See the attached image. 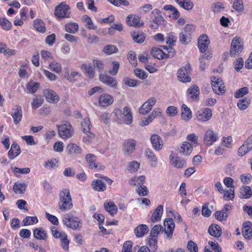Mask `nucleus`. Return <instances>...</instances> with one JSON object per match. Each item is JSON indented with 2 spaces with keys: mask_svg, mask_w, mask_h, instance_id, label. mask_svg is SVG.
Here are the masks:
<instances>
[{
  "mask_svg": "<svg viewBox=\"0 0 252 252\" xmlns=\"http://www.w3.org/2000/svg\"><path fill=\"white\" fill-rule=\"evenodd\" d=\"M115 120L118 123L122 121L126 125H130L132 122L133 117L131 110L128 107H125L123 110L116 108L113 111Z\"/></svg>",
  "mask_w": 252,
  "mask_h": 252,
  "instance_id": "obj_1",
  "label": "nucleus"
},
{
  "mask_svg": "<svg viewBox=\"0 0 252 252\" xmlns=\"http://www.w3.org/2000/svg\"><path fill=\"white\" fill-rule=\"evenodd\" d=\"M191 36L189 34L182 32L180 33V41L184 44H186L191 40Z\"/></svg>",
  "mask_w": 252,
  "mask_h": 252,
  "instance_id": "obj_46",
  "label": "nucleus"
},
{
  "mask_svg": "<svg viewBox=\"0 0 252 252\" xmlns=\"http://www.w3.org/2000/svg\"><path fill=\"white\" fill-rule=\"evenodd\" d=\"M39 84L37 83L30 82L27 85V89L30 93L33 94L37 90Z\"/></svg>",
  "mask_w": 252,
  "mask_h": 252,
  "instance_id": "obj_58",
  "label": "nucleus"
},
{
  "mask_svg": "<svg viewBox=\"0 0 252 252\" xmlns=\"http://www.w3.org/2000/svg\"><path fill=\"white\" fill-rule=\"evenodd\" d=\"M209 43L210 40L206 34H202L199 37L198 41V47L202 53L205 52L207 50Z\"/></svg>",
  "mask_w": 252,
  "mask_h": 252,
  "instance_id": "obj_17",
  "label": "nucleus"
},
{
  "mask_svg": "<svg viewBox=\"0 0 252 252\" xmlns=\"http://www.w3.org/2000/svg\"><path fill=\"white\" fill-rule=\"evenodd\" d=\"M157 102V99L154 97L149 98L145 102L139 109V112L142 115L148 113Z\"/></svg>",
  "mask_w": 252,
  "mask_h": 252,
  "instance_id": "obj_7",
  "label": "nucleus"
},
{
  "mask_svg": "<svg viewBox=\"0 0 252 252\" xmlns=\"http://www.w3.org/2000/svg\"><path fill=\"white\" fill-rule=\"evenodd\" d=\"M252 195L251 188L249 186H244L240 189L239 196L242 198L248 199Z\"/></svg>",
  "mask_w": 252,
  "mask_h": 252,
  "instance_id": "obj_31",
  "label": "nucleus"
},
{
  "mask_svg": "<svg viewBox=\"0 0 252 252\" xmlns=\"http://www.w3.org/2000/svg\"><path fill=\"white\" fill-rule=\"evenodd\" d=\"M192 151V145L188 142H184L180 147V153L183 156L189 155Z\"/></svg>",
  "mask_w": 252,
  "mask_h": 252,
  "instance_id": "obj_28",
  "label": "nucleus"
},
{
  "mask_svg": "<svg viewBox=\"0 0 252 252\" xmlns=\"http://www.w3.org/2000/svg\"><path fill=\"white\" fill-rule=\"evenodd\" d=\"M249 93L248 88L246 87H243L237 90L234 94V96L236 98L243 96Z\"/></svg>",
  "mask_w": 252,
  "mask_h": 252,
  "instance_id": "obj_59",
  "label": "nucleus"
},
{
  "mask_svg": "<svg viewBox=\"0 0 252 252\" xmlns=\"http://www.w3.org/2000/svg\"><path fill=\"white\" fill-rule=\"evenodd\" d=\"M69 9L68 5L64 2L61 3L55 8V15L58 18L68 17L67 11Z\"/></svg>",
  "mask_w": 252,
  "mask_h": 252,
  "instance_id": "obj_8",
  "label": "nucleus"
},
{
  "mask_svg": "<svg viewBox=\"0 0 252 252\" xmlns=\"http://www.w3.org/2000/svg\"><path fill=\"white\" fill-rule=\"evenodd\" d=\"M249 104V100L246 98L245 99H239L237 103L238 107L242 110L246 109L248 107Z\"/></svg>",
  "mask_w": 252,
  "mask_h": 252,
  "instance_id": "obj_48",
  "label": "nucleus"
},
{
  "mask_svg": "<svg viewBox=\"0 0 252 252\" xmlns=\"http://www.w3.org/2000/svg\"><path fill=\"white\" fill-rule=\"evenodd\" d=\"M103 50L105 53L110 55L116 53L118 51V48L115 45H108L103 48Z\"/></svg>",
  "mask_w": 252,
  "mask_h": 252,
  "instance_id": "obj_52",
  "label": "nucleus"
},
{
  "mask_svg": "<svg viewBox=\"0 0 252 252\" xmlns=\"http://www.w3.org/2000/svg\"><path fill=\"white\" fill-rule=\"evenodd\" d=\"M82 20L86 23V27L91 30H95L96 26H95L92 22L91 18L88 15H84L82 17Z\"/></svg>",
  "mask_w": 252,
  "mask_h": 252,
  "instance_id": "obj_44",
  "label": "nucleus"
},
{
  "mask_svg": "<svg viewBox=\"0 0 252 252\" xmlns=\"http://www.w3.org/2000/svg\"><path fill=\"white\" fill-rule=\"evenodd\" d=\"M113 101V97L108 94H102L98 98V104L101 107H108L111 105Z\"/></svg>",
  "mask_w": 252,
  "mask_h": 252,
  "instance_id": "obj_14",
  "label": "nucleus"
},
{
  "mask_svg": "<svg viewBox=\"0 0 252 252\" xmlns=\"http://www.w3.org/2000/svg\"><path fill=\"white\" fill-rule=\"evenodd\" d=\"M212 116V112L210 109L205 108L198 111L196 114L197 120L201 122H205L209 121Z\"/></svg>",
  "mask_w": 252,
  "mask_h": 252,
  "instance_id": "obj_10",
  "label": "nucleus"
},
{
  "mask_svg": "<svg viewBox=\"0 0 252 252\" xmlns=\"http://www.w3.org/2000/svg\"><path fill=\"white\" fill-rule=\"evenodd\" d=\"M92 186L94 189L98 191H102L106 189L105 184L100 180H96L95 181H93Z\"/></svg>",
  "mask_w": 252,
  "mask_h": 252,
  "instance_id": "obj_37",
  "label": "nucleus"
},
{
  "mask_svg": "<svg viewBox=\"0 0 252 252\" xmlns=\"http://www.w3.org/2000/svg\"><path fill=\"white\" fill-rule=\"evenodd\" d=\"M123 81L126 85L130 87H136L139 84L138 81L128 78H124Z\"/></svg>",
  "mask_w": 252,
  "mask_h": 252,
  "instance_id": "obj_56",
  "label": "nucleus"
},
{
  "mask_svg": "<svg viewBox=\"0 0 252 252\" xmlns=\"http://www.w3.org/2000/svg\"><path fill=\"white\" fill-rule=\"evenodd\" d=\"M20 152L19 146L14 142L12 144L11 148L8 152V157L10 158L13 159L20 154Z\"/></svg>",
  "mask_w": 252,
  "mask_h": 252,
  "instance_id": "obj_29",
  "label": "nucleus"
},
{
  "mask_svg": "<svg viewBox=\"0 0 252 252\" xmlns=\"http://www.w3.org/2000/svg\"><path fill=\"white\" fill-rule=\"evenodd\" d=\"M243 49V46L240 41V39L236 37L234 38L231 42L230 50L231 56H234L236 54L241 52Z\"/></svg>",
  "mask_w": 252,
  "mask_h": 252,
  "instance_id": "obj_12",
  "label": "nucleus"
},
{
  "mask_svg": "<svg viewBox=\"0 0 252 252\" xmlns=\"http://www.w3.org/2000/svg\"><path fill=\"white\" fill-rule=\"evenodd\" d=\"M38 222L37 218L36 217H27L23 220V225H29L34 223H36Z\"/></svg>",
  "mask_w": 252,
  "mask_h": 252,
  "instance_id": "obj_49",
  "label": "nucleus"
},
{
  "mask_svg": "<svg viewBox=\"0 0 252 252\" xmlns=\"http://www.w3.org/2000/svg\"><path fill=\"white\" fill-rule=\"evenodd\" d=\"M162 212L163 206L162 205H159L153 213L151 219V221L153 222H155L160 220Z\"/></svg>",
  "mask_w": 252,
  "mask_h": 252,
  "instance_id": "obj_32",
  "label": "nucleus"
},
{
  "mask_svg": "<svg viewBox=\"0 0 252 252\" xmlns=\"http://www.w3.org/2000/svg\"><path fill=\"white\" fill-rule=\"evenodd\" d=\"M181 119L184 121L187 122L192 118V112L186 104L182 105Z\"/></svg>",
  "mask_w": 252,
  "mask_h": 252,
  "instance_id": "obj_24",
  "label": "nucleus"
},
{
  "mask_svg": "<svg viewBox=\"0 0 252 252\" xmlns=\"http://www.w3.org/2000/svg\"><path fill=\"white\" fill-rule=\"evenodd\" d=\"M170 160L172 166L180 168H183L185 166L186 161L178 157H175L173 153L170 155Z\"/></svg>",
  "mask_w": 252,
  "mask_h": 252,
  "instance_id": "obj_21",
  "label": "nucleus"
},
{
  "mask_svg": "<svg viewBox=\"0 0 252 252\" xmlns=\"http://www.w3.org/2000/svg\"><path fill=\"white\" fill-rule=\"evenodd\" d=\"M148 230V227L146 225L140 224L135 228L134 232L137 237H141L147 233Z\"/></svg>",
  "mask_w": 252,
  "mask_h": 252,
  "instance_id": "obj_33",
  "label": "nucleus"
},
{
  "mask_svg": "<svg viewBox=\"0 0 252 252\" xmlns=\"http://www.w3.org/2000/svg\"><path fill=\"white\" fill-rule=\"evenodd\" d=\"M44 95L47 100L50 103H57L59 100V97L53 90L46 89L44 91Z\"/></svg>",
  "mask_w": 252,
  "mask_h": 252,
  "instance_id": "obj_19",
  "label": "nucleus"
},
{
  "mask_svg": "<svg viewBox=\"0 0 252 252\" xmlns=\"http://www.w3.org/2000/svg\"><path fill=\"white\" fill-rule=\"evenodd\" d=\"M152 55L155 58L158 59H163L164 58H168L173 56L174 53L172 52L171 55L164 53L161 49L154 47L151 51Z\"/></svg>",
  "mask_w": 252,
  "mask_h": 252,
  "instance_id": "obj_18",
  "label": "nucleus"
},
{
  "mask_svg": "<svg viewBox=\"0 0 252 252\" xmlns=\"http://www.w3.org/2000/svg\"><path fill=\"white\" fill-rule=\"evenodd\" d=\"M187 93L188 94L191 95L190 97L193 99H198L199 94V88L194 85L188 90Z\"/></svg>",
  "mask_w": 252,
  "mask_h": 252,
  "instance_id": "obj_35",
  "label": "nucleus"
},
{
  "mask_svg": "<svg viewBox=\"0 0 252 252\" xmlns=\"http://www.w3.org/2000/svg\"><path fill=\"white\" fill-rule=\"evenodd\" d=\"M81 68L89 78H93L94 77L95 71L94 68L92 66L83 64H82Z\"/></svg>",
  "mask_w": 252,
  "mask_h": 252,
  "instance_id": "obj_34",
  "label": "nucleus"
},
{
  "mask_svg": "<svg viewBox=\"0 0 252 252\" xmlns=\"http://www.w3.org/2000/svg\"><path fill=\"white\" fill-rule=\"evenodd\" d=\"M33 26L38 32L43 33L45 32L44 23L40 19H36L33 21Z\"/></svg>",
  "mask_w": 252,
  "mask_h": 252,
  "instance_id": "obj_38",
  "label": "nucleus"
},
{
  "mask_svg": "<svg viewBox=\"0 0 252 252\" xmlns=\"http://www.w3.org/2000/svg\"><path fill=\"white\" fill-rule=\"evenodd\" d=\"M99 79L101 82L111 87L115 88L117 86L116 80L106 74H100L99 76Z\"/></svg>",
  "mask_w": 252,
  "mask_h": 252,
  "instance_id": "obj_20",
  "label": "nucleus"
},
{
  "mask_svg": "<svg viewBox=\"0 0 252 252\" xmlns=\"http://www.w3.org/2000/svg\"><path fill=\"white\" fill-rule=\"evenodd\" d=\"M50 69L53 71L59 73L62 71V65L60 63L53 61L49 64Z\"/></svg>",
  "mask_w": 252,
  "mask_h": 252,
  "instance_id": "obj_43",
  "label": "nucleus"
},
{
  "mask_svg": "<svg viewBox=\"0 0 252 252\" xmlns=\"http://www.w3.org/2000/svg\"><path fill=\"white\" fill-rule=\"evenodd\" d=\"M219 138L218 133L212 129H208L204 136V142L206 146H210Z\"/></svg>",
  "mask_w": 252,
  "mask_h": 252,
  "instance_id": "obj_6",
  "label": "nucleus"
},
{
  "mask_svg": "<svg viewBox=\"0 0 252 252\" xmlns=\"http://www.w3.org/2000/svg\"><path fill=\"white\" fill-rule=\"evenodd\" d=\"M164 232L166 234L167 238L170 239L172 238L175 228V223L172 219H166L164 221Z\"/></svg>",
  "mask_w": 252,
  "mask_h": 252,
  "instance_id": "obj_11",
  "label": "nucleus"
},
{
  "mask_svg": "<svg viewBox=\"0 0 252 252\" xmlns=\"http://www.w3.org/2000/svg\"><path fill=\"white\" fill-rule=\"evenodd\" d=\"M233 8L237 12H242L244 10V5L242 0H234Z\"/></svg>",
  "mask_w": 252,
  "mask_h": 252,
  "instance_id": "obj_51",
  "label": "nucleus"
},
{
  "mask_svg": "<svg viewBox=\"0 0 252 252\" xmlns=\"http://www.w3.org/2000/svg\"><path fill=\"white\" fill-rule=\"evenodd\" d=\"M11 116L15 124L20 123L22 118V111L20 106H16V108H13L11 111Z\"/></svg>",
  "mask_w": 252,
  "mask_h": 252,
  "instance_id": "obj_23",
  "label": "nucleus"
},
{
  "mask_svg": "<svg viewBox=\"0 0 252 252\" xmlns=\"http://www.w3.org/2000/svg\"><path fill=\"white\" fill-rule=\"evenodd\" d=\"M163 230L162 226L160 225H155L151 230V236L152 237H155L158 236V235Z\"/></svg>",
  "mask_w": 252,
  "mask_h": 252,
  "instance_id": "obj_55",
  "label": "nucleus"
},
{
  "mask_svg": "<svg viewBox=\"0 0 252 252\" xmlns=\"http://www.w3.org/2000/svg\"><path fill=\"white\" fill-rule=\"evenodd\" d=\"M65 31L71 33H75L78 31V25L76 23H70L65 26Z\"/></svg>",
  "mask_w": 252,
  "mask_h": 252,
  "instance_id": "obj_41",
  "label": "nucleus"
},
{
  "mask_svg": "<svg viewBox=\"0 0 252 252\" xmlns=\"http://www.w3.org/2000/svg\"><path fill=\"white\" fill-rule=\"evenodd\" d=\"M59 206L62 210H69L72 207V199L68 189H64L60 192Z\"/></svg>",
  "mask_w": 252,
  "mask_h": 252,
  "instance_id": "obj_2",
  "label": "nucleus"
},
{
  "mask_svg": "<svg viewBox=\"0 0 252 252\" xmlns=\"http://www.w3.org/2000/svg\"><path fill=\"white\" fill-rule=\"evenodd\" d=\"M190 69L189 64H187L186 66L182 67L178 70V80L182 82L187 83L190 82L191 78L188 74V71Z\"/></svg>",
  "mask_w": 252,
  "mask_h": 252,
  "instance_id": "obj_5",
  "label": "nucleus"
},
{
  "mask_svg": "<svg viewBox=\"0 0 252 252\" xmlns=\"http://www.w3.org/2000/svg\"><path fill=\"white\" fill-rule=\"evenodd\" d=\"M151 142L153 147L157 151L161 150L163 146V141L159 136L154 134L151 137Z\"/></svg>",
  "mask_w": 252,
  "mask_h": 252,
  "instance_id": "obj_16",
  "label": "nucleus"
},
{
  "mask_svg": "<svg viewBox=\"0 0 252 252\" xmlns=\"http://www.w3.org/2000/svg\"><path fill=\"white\" fill-rule=\"evenodd\" d=\"M59 136L63 139H68L72 137L74 129L70 124L66 121H63L60 125L57 126Z\"/></svg>",
  "mask_w": 252,
  "mask_h": 252,
  "instance_id": "obj_3",
  "label": "nucleus"
},
{
  "mask_svg": "<svg viewBox=\"0 0 252 252\" xmlns=\"http://www.w3.org/2000/svg\"><path fill=\"white\" fill-rule=\"evenodd\" d=\"M93 66L96 68L98 72H101L104 68V64L103 62L98 60H94L93 61Z\"/></svg>",
  "mask_w": 252,
  "mask_h": 252,
  "instance_id": "obj_57",
  "label": "nucleus"
},
{
  "mask_svg": "<svg viewBox=\"0 0 252 252\" xmlns=\"http://www.w3.org/2000/svg\"><path fill=\"white\" fill-rule=\"evenodd\" d=\"M33 235L35 238L39 240H45L47 238V234L44 230L41 227L37 228L33 231Z\"/></svg>",
  "mask_w": 252,
  "mask_h": 252,
  "instance_id": "obj_36",
  "label": "nucleus"
},
{
  "mask_svg": "<svg viewBox=\"0 0 252 252\" xmlns=\"http://www.w3.org/2000/svg\"><path fill=\"white\" fill-rule=\"evenodd\" d=\"M211 84L214 92L218 94H222L225 92L224 83L220 78L211 77Z\"/></svg>",
  "mask_w": 252,
  "mask_h": 252,
  "instance_id": "obj_4",
  "label": "nucleus"
},
{
  "mask_svg": "<svg viewBox=\"0 0 252 252\" xmlns=\"http://www.w3.org/2000/svg\"><path fill=\"white\" fill-rule=\"evenodd\" d=\"M66 150L70 155H77L82 152L81 148L74 143H69L66 146Z\"/></svg>",
  "mask_w": 252,
  "mask_h": 252,
  "instance_id": "obj_26",
  "label": "nucleus"
},
{
  "mask_svg": "<svg viewBox=\"0 0 252 252\" xmlns=\"http://www.w3.org/2000/svg\"><path fill=\"white\" fill-rule=\"evenodd\" d=\"M145 180V177L144 176H140L137 178L133 177L130 179L129 182V183L131 185L136 186V184L140 186L142 184L143 182H144Z\"/></svg>",
  "mask_w": 252,
  "mask_h": 252,
  "instance_id": "obj_47",
  "label": "nucleus"
},
{
  "mask_svg": "<svg viewBox=\"0 0 252 252\" xmlns=\"http://www.w3.org/2000/svg\"><path fill=\"white\" fill-rule=\"evenodd\" d=\"M140 163L136 161H133L129 163L128 166V170L131 172H135L139 168Z\"/></svg>",
  "mask_w": 252,
  "mask_h": 252,
  "instance_id": "obj_64",
  "label": "nucleus"
},
{
  "mask_svg": "<svg viewBox=\"0 0 252 252\" xmlns=\"http://www.w3.org/2000/svg\"><path fill=\"white\" fill-rule=\"evenodd\" d=\"M63 223L67 227H69L73 229H76L81 227L80 220L76 217H70L68 215L63 220Z\"/></svg>",
  "mask_w": 252,
  "mask_h": 252,
  "instance_id": "obj_9",
  "label": "nucleus"
},
{
  "mask_svg": "<svg viewBox=\"0 0 252 252\" xmlns=\"http://www.w3.org/2000/svg\"><path fill=\"white\" fill-rule=\"evenodd\" d=\"M85 159L89 164L90 168L93 169L97 168L98 165L95 162L96 157L94 155L92 154L86 155Z\"/></svg>",
  "mask_w": 252,
  "mask_h": 252,
  "instance_id": "obj_30",
  "label": "nucleus"
},
{
  "mask_svg": "<svg viewBox=\"0 0 252 252\" xmlns=\"http://www.w3.org/2000/svg\"><path fill=\"white\" fill-rule=\"evenodd\" d=\"M144 154L152 165L155 166L157 165V158L152 149H146Z\"/></svg>",
  "mask_w": 252,
  "mask_h": 252,
  "instance_id": "obj_27",
  "label": "nucleus"
},
{
  "mask_svg": "<svg viewBox=\"0 0 252 252\" xmlns=\"http://www.w3.org/2000/svg\"><path fill=\"white\" fill-rule=\"evenodd\" d=\"M128 25L133 27H141L143 26L144 23L141 21L140 18L137 16L129 15L126 19Z\"/></svg>",
  "mask_w": 252,
  "mask_h": 252,
  "instance_id": "obj_15",
  "label": "nucleus"
},
{
  "mask_svg": "<svg viewBox=\"0 0 252 252\" xmlns=\"http://www.w3.org/2000/svg\"><path fill=\"white\" fill-rule=\"evenodd\" d=\"M223 198L226 200H232L234 197V190L230 189L229 190H223Z\"/></svg>",
  "mask_w": 252,
  "mask_h": 252,
  "instance_id": "obj_54",
  "label": "nucleus"
},
{
  "mask_svg": "<svg viewBox=\"0 0 252 252\" xmlns=\"http://www.w3.org/2000/svg\"><path fill=\"white\" fill-rule=\"evenodd\" d=\"M215 217L217 220L222 221L226 219L228 214L225 212L217 211L215 213Z\"/></svg>",
  "mask_w": 252,
  "mask_h": 252,
  "instance_id": "obj_63",
  "label": "nucleus"
},
{
  "mask_svg": "<svg viewBox=\"0 0 252 252\" xmlns=\"http://www.w3.org/2000/svg\"><path fill=\"white\" fill-rule=\"evenodd\" d=\"M105 209L112 216L115 214L117 212V208L114 203L110 202L104 204Z\"/></svg>",
  "mask_w": 252,
  "mask_h": 252,
  "instance_id": "obj_40",
  "label": "nucleus"
},
{
  "mask_svg": "<svg viewBox=\"0 0 252 252\" xmlns=\"http://www.w3.org/2000/svg\"><path fill=\"white\" fill-rule=\"evenodd\" d=\"M252 224L250 221H247L243 225L242 234L246 239H250L252 237Z\"/></svg>",
  "mask_w": 252,
  "mask_h": 252,
  "instance_id": "obj_22",
  "label": "nucleus"
},
{
  "mask_svg": "<svg viewBox=\"0 0 252 252\" xmlns=\"http://www.w3.org/2000/svg\"><path fill=\"white\" fill-rule=\"evenodd\" d=\"M131 36L134 41L138 43H142L145 39L144 34L140 32H133L131 34Z\"/></svg>",
  "mask_w": 252,
  "mask_h": 252,
  "instance_id": "obj_39",
  "label": "nucleus"
},
{
  "mask_svg": "<svg viewBox=\"0 0 252 252\" xmlns=\"http://www.w3.org/2000/svg\"><path fill=\"white\" fill-rule=\"evenodd\" d=\"M44 102V99L40 95H36L33 99L32 105L35 108H39Z\"/></svg>",
  "mask_w": 252,
  "mask_h": 252,
  "instance_id": "obj_45",
  "label": "nucleus"
},
{
  "mask_svg": "<svg viewBox=\"0 0 252 252\" xmlns=\"http://www.w3.org/2000/svg\"><path fill=\"white\" fill-rule=\"evenodd\" d=\"M81 128L84 132H89L90 131V126H91V121L89 118H84L81 123Z\"/></svg>",
  "mask_w": 252,
  "mask_h": 252,
  "instance_id": "obj_42",
  "label": "nucleus"
},
{
  "mask_svg": "<svg viewBox=\"0 0 252 252\" xmlns=\"http://www.w3.org/2000/svg\"><path fill=\"white\" fill-rule=\"evenodd\" d=\"M26 187V184L24 183L15 184L13 186V190L16 193L22 194L25 192Z\"/></svg>",
  "mask_w": 252,
  "mask_h": 252,
  "instance_id": "obj_50",
  "label": "nucleus"
},
{
  "mask_svg": "<svg viewBox=\"0 0 252 252\" xmlns=\"http://www.w3.org/2000/svg\"><path fill=\"white\" fill-rule=\"evenodd\" d=\"M208 232L211 236L219 238L222 233L221 227L218 224H211L208 229Z\"/></svg>",
  "mask_w": 252,
  "mask_h": 252,
  "instance_id": "obj_25",
  "label": "nucleus"
},
{
  "mask_svg": "<svg viewBox=\"0 0 252 252\" xmlns=\"http://www.w3.org/2000/svg\"><path fill=\"white\" fill-rule=\"evenodd\" d=\"M0 25L3 30L8 31L12 26L11 22L5 18H0Z\"/></svg>",
  "mask_w": 252,
  "mask_h": 252,
  "instance_id": "obj_53",
  "label": "nucleus"
},
{
  "mask_svg": "<svg viewBox=\"0 0 252 252\" xmlns=\"http://www.w3.org/2000/svg\"><path fill=\"white\" fill-rule=\"evenodd\" d=\"M119 66L120 64L118 62H113L112 68L108 71L109 73L112 75H115L118 73Z\"/></svg>",
  "mask_w": 252,
  "mask_h": 252,
  "instance_id": "obj_60",
  "label": "nucleus"
},
{
  "mask_svg": "<svg viewBox=\"0 0 252 252\" xmlns=\"http://www.w3.org/2000/svg\"><path fill=\"white\" fill-rule=\"evenodd\" d=\"M132 243L130 241H127L124 243L122 252H132Z\"/></svg>",
  "mask_w": 252,
  "mask_h": 252,
  "instance_id": "obj_62",
  "label": "nucleus"
},
{
  "mask_svg": "<svg viewBox=\"0 0 252 252\" xmlns=\"http://www.w3.org/2000/svg\"><path fill=\"white\" fill-rule=\"evenodd\" d=\"M136 142L133 139H128L125 141L123 151L126 155H129L135 150Z\"/></svg>",
  "mask_w": 252,
  "mask_h": 252,
  "instance_id": "obj_13",
  "label": "nucleus"
},
{
  "mask_svg": "<svg viewBox=\"0 0 252 252\" xmlns=\"http://www.w3.org/2000/svg\"><path fill=\"white\" fill-rule=\"evenodd\" d=\"M251 150L247 145H246L244 142L238 150V155L240 156H243Z\"/></svg>",
  "mask_w": 252,
  "mask_h": 252,
  "instance_id": "obj_61",
  "label": "nucleus"
}]
</instances>
